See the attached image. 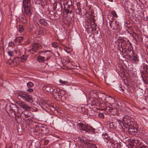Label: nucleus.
<instances>
[{
	"instance_id": "obj_2",
	"label": "nucleus",
	"mask_w": 148,
	"mask_h": 148,
	"mask_svg": "<svg viewBox=\"0 0 148 148\" xmlns=\"http://www.w3.org/2000/svg\"><path fill=\"white\" fill-rule=\"evenodd\" d=\"M5 110L10 116L12 117H14L15 113L18 111L17 106L12 104L10 105H7L5 107Z\"/></svg>"
},
{
	"instance_id": "obj_10",
	"label": "nucleus",
	"mask_w": 148,
	"mask_h": 148,
	"mask_svg": "<svg viewBox=\"0 0 148 148\" xmlns=\"http://www.w3.org/2000/svg\"><path fill=\"white\" fill-rule=\"evenodd\" d=\"M130 126V127H126V128H125L126 130V131H127L128 133L130 134L134 135L138 132V129L137 128L133 126Z\"/></svg>"
},
{
	"instance_id": "obj_46",
	"label": "nucleus",
	"mask_w": 148,
	"mask_h": 148,
	"mask_svg": "<svg viewBox=\"0 0 148 148\" xmlns=\"http://www.w3.org/2000/svg\"><path fill=\"white\" fill-rule=\"evenodd\" d=\"M118 49L120 51H121L122 53H123V49H125V48H123V47H121V46L120 47H119L118 48Z\"/></svg>"
},
{
	"instance_id": "obj_31",
	"label": "nucleus",
	"mask_w": 148,
	"mask_h": 148,
	"mask_svg": "<svg viewBox=\"0 0 148 148\" xmlns=\"http://www.w3.org/2000/svg\"><path fill=\"white\" fill-rule=\"evenodd\" d=\"M27 55L25 54H23L20 57L21 61L23 62L25 61L27 59Z\"/></svg>"
},
{
	"instance_id": "obj_34",
	"label": "nucleus",
	"mask_w": 148,
	"mask_h": 148,
	"mask_svg": "<svg viewBox=\"0 0 148 148\" xmlns=\"http://www.w3.org/2000/svg\"><path fill=\"white\" fill-rule=\"evenodd\" d=\"M14 116H15V119L17 121H19V119H20V114H19L17 113V112H16V113H15V114Z\"/></svg>"
},
{
	"instance_id": "obj_37",
	"label": "nucleus",
	"mask_w": 148,
	"mask_h": 148,
	"mask_svg": "<svg viewBox=\"0 0 148 148\" xmlns=\"http://www.w3.org/2000/svg\"><path fill=\"white\" fill-rule=\"evenodd\" d=\"M111 14L113 16L117 17H118L117 15L115 12V11L114 10H113Z\"/></svg>"
},
{
	"instance_id": "obj_3",
	"label": "nucleus",
	"mask_w": 148,
	"mask_h": 148,
	"mask_svg": "<svg viewBox=\"0 0 148 148\" xmlns=\"http://www.w3.org/2000/svg\"><path fill=\"white\" fill-rule=\"evenodd\" d=\"M17 94L19 99H22L27 102H30L32 100L31 96L25 92L19 91L17 92Z\"/></svg>"
},
{
	"instance_id": "obj_25",
	"label": "nucleus",
	"mask_w": 148,
	"mask_h": 148,
	"mask_svg": "<svg viewBox=\"0 0 148 148\" xmlns=\"http://www.w3.org/2000/svg\"><path fill=\"white\" fill-rule=\"evenodd\" d=\"M53 93H55L56 94H60L61 93V91L60 88H56L54 86H53Z\"/></svg>"
},
{
	"instance_id": "obj_56",
	"label": "nucleus",
	"mask_w": 148,
	"mask_h": 148,
	"mask_svg": "<svg viewBox=\"0 0 148 148\" xmlns=\"http://www.w3.org/2000/svg\"><path fill=\"white\" fill-rule=\"evenodd\" d=\"M0 82H1V83H3V80H2V81H1Z\"/></svg>"
},
{
	"instance_id": "obj_19",
	"label": "nucleus",
	"mask_w": 148,
	"mask_h": 148,
	"mask_svg": "<svg viewBox=\"0 0 148 148\" xmlns=\"http://www.w3.org/2000/svg\"><path fill=\"white\" fill-rule=\"evenodd\" d=\"M23 7L31 6V0H23Z\"/></svg>"
},
{
	"instance_id": "obj_58",
	"label": "nucleus",
	"mask_w": 148,
	"mask_h": 148,
	"mask_svg": "<svg viewBox=\"0 0 148 148\" xmlns=\"http://www.w3.org/2000/svg\"><path fill=\"white\" fill-rule=\"evenodd\" d=\"M45 54L46 55H48V54L47 53H45Z\"/></svg>"
},
{
	"instance_id": "obj_26",
	"label": "nucleus",
	"mask_w": 148,
	"mask_h": 148,
	"mask_svg": "<svg viewBox=\"0 0 148 148\" xmlns=\"http://www.w3.org/2000/svg\"><path fill=\"white\" fill-rule=\"evenodd\" d=\"M19 57L18 56H16V57H14L12 60L13 62V65H16L19 60Z\"/></svg>"
},
{
	"instance_id": "obj_12",
	"label": "nucleus",
	"mask_w": 148,
	"mask_h": 148,
	"mask_svg": "<svg viewBox=\"0 0 148 148\" xmlns=\"http://www.w3.org/2000/svg\"><path fill=\"white\" fill-rule=\"evenodd\" d=\"M65 4L64 6V9L65 10L66 12L68 14H69V16L70 18L74 17V12L72 10V9H71V6L69 5H67V7L66 9V5Z\"/></svg>"
},
{
	"instance_id": "obj_44",
	"label": "nucleus",
	"mask_w": 148,
	"mask_h": 148,
	"mask_svg": "<svg viewBox=\"0 0 148 148\" xmlns=\"http://www.w3.org/2000/svg\"><path fill=\"white\" fill-rule=\"evenodd\" d=\"M55 98L57 99V98H60V94H56L54 95Z\"/></svg>"
},
{
	"instance_id": "obj_11",
	"label": "nucleus",
	"mask_w": 148,
	"mask_h": 148,
	"mask_svg": "<svg viewBox=\"0 0 148 148\" xmlns=\"http://www.w3.org/2000/svg\"><path fill=\"white\" fill-rule=\"evenodd\" d=\"M8 55L10 57L16 56H21V53L19 50L16 49L13 51L8 50Z\"/></svg>"
},
{
	"instance_id": "obj_49",
	"label": "nucleus",
	"mask_w": 148,
	"mask_h": 148,
	"mask_svg": "<svg viewBox=\"0 0 148 148\" xmlns=\"http://www.w3.org/2000/svg\"><path fill=\"white\" fill-rule=\"evenodd\" d=\"M49 140H45L44 142V144L45 145H47L48 143Z\"/></svg>"
},
{
	"instance_id": "obj_15",
	"label": "nucleus",
	"mask_w": 148,
	"mask_h": 148,
	"mask_svg": "<svg viewBox=\"0 0 148 148\" xmlns=\"http://www.w3.org/2000/svg\"><path fill=\"white\" fill-rule=\"evenodd\" d=\"M17 103L21 108L23 109L27 110L30 108V107L24 102L22 101L18 102Z\"/></svg>"
},
{
	"instance_id": "obj_54",
	"label": "nucleus",
	"mask_w": 148,
	"mask_h": 148,
	"mask_svg": "<svg viewBox=\"0 0 148 148\" xmlns=\"http://www.w3.org/2000/svg\"><path fill=\"white\" fill-rule=\"evenodd\" d=\"M120 90L122 91H124V89L123 88L121 87H120Z\"/></svg>"
},
{
	"instance_id": "obj_9",
	"label": "nucleus",
	"mask_w": 148,
	"mask_h": 148,
	"mask_svg": "<svg viewBox=\"0 0 148 148\" xmlns=\"http://www.w3.org/2000/svg\"><path fill=\"white\" fill-rule=\"evenodd\" d=\"M78 141L81 143L82 145L84 146H90L91 144L90 143L88 140H86V138L81 136L77 138Z\"/></svg>"
},
{
	"instance_id": "obj_52",
	"label": "nucleus",
	"mask_w": 148,
	"mask_h": 148,
	"mask_svg": "<svg viewBox=\"0 0 148 148\" xmlns=\"http://www.w3.org/2000/svg\"><path fill=\"white\" fill-rule=\"evenodd\" d=\"M51 57V56L49 55V56H47V57L46 59V60H48L49 59V58H50Z\"/></svg>"
},
{
	"instance_id": "obj_27",
	"label": "nucleus",
	"mask_w": 148,
	"mask_h": 148,
	"mask_svg": "<svg viewBox=\"0 0 148 148\" xmlns=\"http://www.w3.org/2000/svg\"><path fill=\"white\" fill-rule=\"evenodd\" d=\"M127 50L128 51L127 53L129 55L132 54L134 53V51L133 50V48L132 47L130 46L127 49Z\"/></svg>"
},
{
	"instance_id": "obj_38",
	"label": "nucleus",
	"mask_w": 148,
	"mask_h": 148,
	"mask_svg": "<svg viewBox=\"0 0 148 148\" xmlns=\"http://www.w3.org/2000/svg\"><path fill=\"white\" fill-rule=\"evenodd\" d=\"M112 107H111L110 106L107 107L105 108V110L107 112H110V110H111Z\"/></svg>"
},
{
	"instance_id": "obj_45",
	"label": "nucleus",
	"mask_w": 148,
	"mask_h": 148,
	"mask_svg": "<svg viewBox=\"0 0 148 148\" xmlns=\"http://www.w3.org/2000/svg\"><path fill=\"white\" fill-rule=\"evenodd\" d=\"M98 115L100 117L102 118H104V116L103 114L102 113H99V114Z\"/></svg>"
},
{
	"instance_id": "obj_41",
	"label": "nucleus",
	"mask_w": 148,
	"mask_h": 148,
	"mask_svg": "<svg viewBox=\"0 0 148 148\" xmlns=\"http://www.w3.org/2000/svg\"><path fill=\"white\" fill-rule=\"evenodd\" d=\"M52 45L53 47L56 48L58 47V44L56 42H53L52 43Z\"/></svg>"
},
{
	"instance_id": "obj_32",
	"label": "nucleus",
	"mask_w": 148,
	"mask_h": 148,
	"mask_svg": "<svg viewBox=\"0 0 148 148\" xmlns=\"http://www.w3.org/2000/svg\"><path fill=\"white\" fill-rule=\"evenodd\" d=\"M18 30L19 32L20 33H22L24 30V27L22 25H19V28L18 29Z\"/></svg>"
},
{
	"instance_id": "obj_4",
	"label": "nucleus",
	"mask_w": 148,
	"mask_h": 148,
	"mask_svg": "<svg viewBox=\"0 0 148 148\" xmlns=\"http://www.w3.org/2000/svg\"><path fill=\"white\" fill-rule=\"evenodd\" d=\"M77 125L80 129L88 133H94L95 132V129L94 128L83 123H79Z\"/></svg>"
},
{
	"instance_id": "obj_13",
	"label": "nucleus",
	"mask_w": 148,
	"mask_h": 148,
	"mask_svg": "<svg viewBox=\"0 0 148 148\" xmlns=\"http://www.w3.org/2000/svg\"><path fill=\"white\" fill-rule=\"evenodd\" d=\"M110 27L114 30H117L119 28V23L117 21H110L109 22Z\"/></svg>"
},
{
	"instance_id": "obj_29",
	"label": "nucleus",
	"mask_w": 148,
	"mask_h": 148,
	"mask_svg": "<svg viewBox=\"0 0 148 148\" xmlns=\"http://www.w3.org/2000/svg\"><path fill=\"white\" fill-rule=\"evenodd\" d=\"M46 58L45 57H42L40 56H39L37 58V60L39 62H44L45 61V59Z\"/></svg>"
},
{
	"instance_id": "obj_17",
	"label": "nucleus",
	"mask_w": 148,
	"mask_h": 148,
	"mask_svg": "<svg viewBox=\"0 0 148 148\" xmlns=\"http://www.w3.org/2000/svg\"><path fill=\"white\" fill-rule=\"evenodd\" d=\"M54 86V85H51L50 84H46L43 86V88L47 92H52L53 90L52 89Z\"/></svg>"
},
{
	"instance_id": "obj_57",
	"label": "nucleus",
	"mask_w": 148,
	"mask_h": 148,
	"mask_svg": "<svg viewBox=\"0 0 148 148\" xmlns=\"http://www.w3.org/2000/svg\"><path fill=\"white\" fill-rule=\"evenodd\" d=\"M144 1H145V3L147 2V1H146L147 0H144Z\"/></svg>"
},
{
	"instance_id": "obj_51",
	"label": "nucleus",
	"mask_w": 148,
	"mask_h": 148,
	"mask_svg": "<svg viewBox=\"0 0 148 148\" xmlns=\"http://www.w3.org/2000/svg\"><path fill=\"white\" fill-rule=\"evenodd\" d=\"M81 11L80 9L78 8L77 10L76 11V12L78 13H79Z\"/></svg>"
},
{
	"instance_id": "obj_39",
	"label": "nucleus",
	"mask_w": 148,
	"mask_h": 148,
	"mask_svg": "<svg viewBox=\"0 0 148 148\" xmlns=\"http://www.w3.org/2000/svg\"><path fill=\"white\" fill-rule=\"evenodd\" d=\"M55 110L59 113H62V111L58 107H56L55 109Z\"/></svg>"
},
{
	"instance_id": "obj_59",
	"label": "nucleus",
	"mask_w": 148,
	"mask_h": 148,
	"mask_svg": "<svg viewBox=\"0 0 148 148\" xmlns=\"http://www.w3.org/2000/svg\"><path fill=\"white\" fill-rule=\"evenodd\" d=\"M143 81H144V82H145V83H146V82H145V80H144V79H143Z\"/></svg>"
},
{
	"instance_id": "obj_28",
	"label": "nucleus",
	"mask_w": 148,
	"mask_h": 148,
	"mask_svg": "<svg viewBox=\"0 0 148 148\" xmlns=\"http://www.w3.org/2000/svg\"><path fill=\"white\" fill-rule=\"evenodd\" d=\"M21 20L22 21V23L23 24H26L27 23V18L25 16L21 18Z\"/></svg>"
},
{
	"instance_id": "obj_24",
	"label": "nucleus",
	"mask_w": 148,
	"mask_h": 148,
	"mask_svg": "<svg viewBox=\"0 0 148 148\" xmlns=\"http://www.w3.org/2000/svg\"><path fill=\"white\" fill-rule=\"evenodd\" d=\"M48 21L45 20L44 19H41L39 20V22L42 25L45 26H47L48 25L47 23Z\"/></svg>"
},
{
	"instance_id": "obj_33",
	"label": "nucleus",
	"mask_w": 148,
	"mask_h": 148,
	"mask_svg": "<svg viewBox=\"0 0 148 148\" xmlns=\"http://www.w3.org/2000/svg\"><path fill=\"white\" fill-rule=\"evenodd\" d=\"M117 112V110L116 108H112V107L110 110V112L112 113V114H116Z\"/></svg>"
},
{
	"instance_id": "obj_18",
	"label": "nucleus",
	"mask_w": 148,
	"mask_h": 148,
	"mask_svg": "<svg viewBox=\"0 0 148 148\" xmlns=\"http://www.w3.org/2000/svg\"><path fill=\"white\" fill-rule=\"evenodd\" d=\"M120 37L118 38L117 40V42L119 43H121V47H123V48L126 49V47L127 45V42L126 41L124 40L123 39H120Z\"/></svg>"
},
{
	"instance_id": "obj_55",
	"label": "nucleus",
	"mask_w": 148,
	"mask_h": 148,
	"mask_svg": "<svg viewBox=\"0 0 148 148\" xmlns=\"http://www.w3.org/2000/svg\"><path fill=\"white\" fill-rule=\"evenodd\" d=\"M131 26H128V28L129 29H130V28H131Z\"/></svg>"
},
{
	"instance_id": "obj_36",
	"label": "nucleus",
	"mask_w": 148,
	"mask_h": 148,
	"mask_svg": "<svg viewBox=\"0 0 148 148\" xmlns=\"http://www.w3.org/2000/svg\"><path fill=\"white\" fill-rule=\"evenodd\" d=\"M33 84L31 82H29L27 84V86L28 88L32 87L33 86Z\"/></svg>"
},
{
	"instance_id": "obj_20",
	"label": "nucleus",
	"mask_w": 148,
	"mask_h": 148,
	"mask_svg": "<svg viewBox=\"0 0 148 148\" xmlns=\"http://www.w3.org/2000/svg\"><path fill=\"white\" fill-rule=\"evenodd\" d=\"M24 40V38L22 36H18L16 37L14 40L15 43H17L18 44H23L22 42Z\"/></svg>"
},
{
	"instance_id": "obj_47",
	"label": "nucleus",
	"mask_w": 148,
	"mask_h": 148,
	"mask_svg": "<svg viewBox=\"0 0 148 148\" xmlns=\"http://www.w3.org/2000/svg\"><path fill=\"white\" fill-rule=\"evenodd\" d=\"M27 91L29 92H31L34 91V90L32 88H29L27 90Z\"/></svg>"
},
{
	"instance_id": "obj_50",
	"label": "nucleus",
	"mask_w": 148,
	"mask_h": 148,
	"mask_svg": "<svg viewBox=\"0 0 148 148\" xmlns=\"http://www.w3.org/2000/svg\"><path fill=\"white\" fill-rule=\"evenodd\" d=\"M42 1V0H36V3L38 4H40V3H41Z\"/></svg>"
},
{
	"instance_id": "obj_1",
	"label": "nucleus",
	"mask_w": 148,
	"mask_h": 148,
	"mask_svg": "<svg viewBox=\"0 0 148 148\" xmlns=\"http://www.w3.org/2000/svg\"><path fill=\"white\" fill-rule=\"evenodd\" d=\"M109 125L110 128H119L125 130L126 126H124L123 122L115 117L112 118L111 122L110 121Z\"/></svg>"
},
{
	"instance_id": "obj_6",
	"label": "nucleus",
	"mask_w": 148,
	"mask_h": 148,
	"mask_svg": "<svg viewBox=\"0 0 148 148\" xmlns=\"http://www.w3.org/2000/svg\"><path fill=\"white\" fill-rule=\"evenodd\" d=\"M21 115H24L27 121H33L34 119L33 114L27 110H25L22 112Z\"/></svg>"
},
{
	"instance_id": "obj_5",
	"label": "nucleus",
	"mask_w": 148,
	"mask_h": 148,
	"mask_svg": "<svg viewBox=\"0 0 148 148\" xmlns=\"http://www.w3.org/2000/svg\"><path fill=\"white\" fill-rule=\"evenodd\" d=\"M123 123L124 126L127 125V126H132L134 125V119L130 117L127 115H125L123 118Z\"/></svg>"
},
{
	"instance_id": "obj_53",
	"label": "nucleus",
	"mask_w": 148,
	"mask_h": 148,
	"mask_svg": "<svg viewBox=\"0 0 148 148\" xmlns=\"http://www.w3.org/2000/svg\"><path fill=\"white\" fill-rule=\"evenodd\" d=\"M139 148H148V147L147 146H140Z\"/></svg>"
},
{
	"instance_id": "obj_60",
	"label": "nucleus",
	"mask_w": 148,
	"mask_h": 148,
	"mask_svg": "<svg viewBox=\"0 0 148 148\" xmlns=\"http://www.w3.org/2000/svg\"><path fill=\"white\" fill-rule=\"evenodd\" d=\"M38 110V109H36V111L37 110Z\"/></svg>"
},
{
	"instance_id": "obj_40",
	"label": "nucleus",
	"mask_w": 148,
	"mask_h": 148,
	"mask_svg": "<svg viewBox=\"0 0 148 148\" xmlns=\"http://www.w3.org/2000/svg\"><path fill=\"white\" fill-rule=\"evenodd\" d=\"M5 148H12V145L11 143H8L6 145Z\"/></svg>"
},
{
	"instance_id": "obj_35",
	"label": "nucleus",
	"mask_w": 148,
	"mask_h": 148,
	"mask_svg": "<svg viewBox=\"0 0 148 148\" xmlns=\"http://www.w3.org/2000/svg\"><path fill=\"white\" fill-rule=\"evenodd\" d=\"M7 64H9L10 65H11L12 66H13L14 65H13V62L12 61V60L10 58L9 60L7 62Z\"/></svg>"
},
{
	"instance_id": "obj_48",
	"label": "nucleus",
	"mask_w": 148,
	"mask_h": 148,
	"mask_svg": "<svg viewBox=\"0 0 148 148\" xmlns=\"http://www.w3.org/2000/svg\"><path fill=\"white\" fill-rule=\"evenodd\" d=\"M69 48H67V47H65L64 48V50L66 52H67V53H70V51L69 50Z\"/></svg>"
},
{
	"instance_id": "obj_30",
	"label": "nucleus",
	"mask_w": 148,
	"mask_h": 148,
	"mask_svg": "<svg viewBox=\"0 0 148 148\" xmlns=\"http://www.w3.org/2000/svg\"><path fill=\"white\" fill-rule=\"evenodd\" d=\"M56 8L58 11H61L62 9V6L61 4L59 3L56 5Z\"/></svg>"
},
{
	"instance_id": "obj_42",
	"label": "nucleus",
	"mask_w": 148,
	"mask_h": 148,
	"mask_svg": "<svg viewBox=\"0 0 148 148\" xmlns=\"http://www.w3.org/2000/svg\"><path fill=\"white\" fill-rule=\"evenodd\" d=\"M59 82L61 84H66L67 83H68V82L67 81H63L61 79L60 80Z\"/></svg>"
},
{
	"instance_id": "obj_43",
	"label": "nucleus",
	"mask_w": 148,
	"mask_h": 148,
	"mask_svg": "<svg viewBox=\"0 0 148 148\" xmlns=\"http://www.w3.org/2000/svg\"><path fill=\"white\" fill-rule=\"evenodd\" d=\"M14 45V43L12 42H10L8 43L9 46L11 47H13Z\"/></svg>"
},
{
	"instance_id": "obj_8",
	"label": "nucleus",
	"mask_w": 148,
	"mask_h": 148,
	"mask_svg": "<svg viewBox=\"0 0 148 148\" xmlns=\"http://www.w3.org/2000/svg\"><path fill=\"white\" fill-rule=\"evenodd\" d=\"M23 13L29 18L30 17L32 14L33 9L31 6L23 7Z\"/></svg>"
},
{
	"instance_id": "obj_22",
	"label": "nucleus",
	"mask_w": 148,
	"mask_h": 148,
	"mask_svg": "<svg viewBox=\"0 0 148 148\" xmlns=\"http://www.w3.org/2000/svg\"><path fill=\"white\" fill-rule=\"evenodd\" d=\"M130 58H131L132 57V60H134L135 62H137L139 61L138 58L136 54H135L134 53L131 55H129L128 56Z\"/></svg>"
},
{
	"instance_id": "obj_61",
	"label": "nucleus",
	"mask_w": 148,
	"mask_h": 148,
	"mask_svg": "<svg viewBox=\"0 0 148 148\" xmlns=\"http://www.w3.org/2000/svg\"><path fill=\"white\" fill-rule=\"evenodd\" d=\"M129 41V40H127V42Z\"/></svg>"
},
{
	"instance_id": "obj_14",
	"label": "nucleus",
	"mask_w": 148,
	"mask_h": 148,
	"mask_svg": "<svg viewBox=\"0 0 148 148\" xmlns=\"http://www.w3.org/2000/svg\"><path fill=\"white\" fill-rule=\"evenodd\" d=\"M108 146L113 148H120L121 145L119 143L116 141H114L113 140L112 142L110 143Z\"/></svg>"
},
{
	"instance_id": "obj_21",
	"label": "nucleus",
	"mask_w": 148,
	"mask_h": 148,
	"mask_svg": "<svg viewBox=\"0 0 148 148\" xmlns=\"http://www.w3.org/2000/svg\"><path fill=\"white\" fill-rule=\"evenodd\" d=\"M146 60L147 63H144L143 65V71L144 74L148 73V63L147 60Z\"/></svg>"
},
{
	"instance_id": "obj_16",
	"label": "nucleus",
	"mask_w": 148,
	"mask_h": 148,
	"mask_svg": "<svg viewBox=\"0 0 148 148\" xmlns=\"http://www.w3.org/2000/svg\"><path fill=\"white\" fill-rule=\"evenodd\" d=\"M102 136L105 141L106 142V145L107 146L110 143H112L113 141V140L111 139L110 137L108 136L107 134H103Z\"/></svg>"
},
{
	"instance_id": "obj_23",
	"label": "nucleus",
	"mask_w": 148,
	"mask_h": 148,
	"mask_svg": "<svg viewBox=\"0 0 148 148\" xmlns=\"http://www.w3.org/2000/svg\"><path fill=\"white\" fill-rule=\"evenodd\" d=\"M96 24L94 21H93L92 22L90 23V27H88L89 28H91V31H92L93 30L96 31Z\"/></svg>"
},
{
	"instance_id": "obj_7",
	"label": "nucleus",
	"mask_w": 148,
	"mask_h": 148,
	"mask_svg": "<svg viewBox=\"0 0 148 148\" xmlns=\"http://www.w3.org/2000/svg\"><path fill=\"white\" fill-rule=\"evenodd\" d=\"M39 45L37 43H34L32 45L27 48V50L33 54L39 49Z\"/></svg>"
}]
</instances>
